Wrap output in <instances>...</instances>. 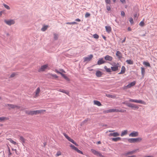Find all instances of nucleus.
<instances>
[{
  "label": "nucleus",
  "mask_w": 157,
  "mask_h": 157,
  "mask_svg": "<svg viewBox=\"0 0 157 157\" xmlns=\"http://www.w3.org/2000/svg\"><path fill=\"white\" fill-rule=\"evenodd\" d=\"M7 105L8 106L10 107L12 109L17 108V109H18L20 108L19 106L13 104H7Z\"/></svg>",
  "instance_id": "15"
},
{
  "label": "nucleus",
  "mask_w": 157,
  "mask_h": 157,
  "mask_svg": "<svg viewBox=\"0 0 157 157\" xmlns=\"http://www.w3.org/2000/svg\"><path fill=\"white\" fill-rule=\"evenodd\" d=\"M70 147L73 149L75 150L77 149V147H75L74 145L71 144L70 145Z\"/></svg>",
  "instance_id": "43"
},
{
  "label": "nucleus",
  "mask_w": 157,
  "mask_h": 157,
  "mask_svg": "<svg viewBox=\"0 0 157 157\" xmlns=\"http://www.w3.org/2000/svg\"><path fill=\"white\" fill-rule=\"evenodd\" d=\"M126 111V110H123L122 109H117V112H119L121 113H124Z\"/></svg>",
  "instance_id": "35"
},
{
  "label": "nucleus",
  "mask_w": 157,
  "mask_h": 157,
  "mask_svg": "<svg viewBox=\"0 0 157 157\" xmlns=\"http://www.w3.org/2000/svg\"><path fill=\"white\" fill-rule=\"evenodd\" d=\"M72 22V25H74V24H78V23L74 21Z\"/></svg>",
  "instance_id": "63"
},
{
  "label": "nucleus",
  "mask_w": 157,
  "mask_h": 157,
  "mask_svg": "<svg viewBox=\"0 0 157 157\" xmlns=\"http://www.w3.org/2000/svg\"><path fill=\"white\" fill-rule=\"evenodd\" d=\"M127 133V130H124V131L122 132L121 134V136H123L124 135L126 134Z\"/></svg>",
  "instance_id": "30"
},
{
  "label": "nucleus",
  "mask_w": 157,
  "mask_h": 157,
  "mask_svg": "<svg viewBox=\"0 0 157 157\" xmlns=\"http://www.w3.org/2000/svg\"><path fill=\"white\" fill-rule=\"evenodd\" d=\"M138 150V149H137L131 151H128L127 153H125L124 155L125 156H127L128 155L132 154L136 152Z\"/></svg>",
  "instance_id": "11"
},
{
  "label": "nucleus",
  "mask_w": 157,
  "mask_h": 157,
  "mask_svg": "<svg viewBox=\"0 0 157 157\" xmlns=\"http://www.w3.org/2000/svg\"><path fill=\"white\" fill-rule=\"evenodd\" d=\"M55 72H56V73H58V74H59V73H60V71H58V70H56V69L55 70Z\"/></svg>",
  "instance_id": "57"
},
{
  "label": "nucleus",
  "mask_w": 157,
  "mask_h": 157,
  "mask_svg": "<svg viewBox=\"0 0 157 157\" xmlns=\"http://www.w3.org/2000/svg\"><path fill=\"white\" fill-rule=\"evenodd\" d=\"M136 83V82L135 81H133L132 82H131L130 84H129L127 85L126 86V87H128V88H130L131 87L134 86Z\"/></svg>",
  "instance_id": "17"
},
{
  "label": "nucleus",
  "mask_w": 157,
  "mask_h": 157,
  "mask_svg": "<svg viewBox=\"0 0 157 157\" xmlns=\"http://www.w3.org/2000/svg\"><path fill=\"white\" fill-rule=\"evenodd\" d=\"M54 39L55 40H56L58 39V35L56 33L54 34Z\"/></svg>",
  "instance_id": "31"
},
{
  "label": "nucleus",
  "mask_w": 157,
  "mask_h": 157,
  "mask_svg": "<svg viewBox=\"0 0 157 157\" xmlns=\"http://www.w3.org/2000/svg\"><path fill=\"white\" fill-rule=\"evenodd\" d=\"M15 73H12L10 76V77H13L15 75Z\"/></svg>",
  "instance_id": "52"
},
{
  "label": "nucleus",
  "mask_w": 157,
  "mask_h": 157,
  "mask_svg": "<svg viewBox=\"0 0 157 157\" xmlns=\"http://www.w3.org/2000/svg\"><path fill=\"white\" fill-rule=\"evenodd\" d=\"M48 67V65L47 64H45L43 66H42L38 70L39 72L44 71L45 69L47 68Z\"/></svg>",
  "instance_id": "10"
},
{
  "label": "nucleus",
  "mask_w": 157,
  "mask_h": 157,
  "mask_svg": "<svg viewBox=\"0 0 157 157\" xmlns=\"http://www.w3.org/2000/svg\"><path fill=\"white\" fill-rule=\"evenodd\" d=\"M40 91V88L39 87L37 88L36 90V91L35 92L36 96H37L38 95Z\"/></svg>",
  "instance_id": "29"
},
{
  "label": "nucleus",
  "mask_w": 157,
  "mask_h": 157,
  "mask_svg": "<svg viewBox=\"0 0 157 157\" xmlns=\"http://www.w3.org/2000/svg\"><path fill=\"white\" fill-rule=\"evenodd\" d=\"M126 38L125 37L124 38L122 41V43H123L125 41Z\"/></svg>",
  "instance_id": "62"
},
{
  "label": "nucleus",
  "mask_w": 157,
  "mask_h": 157,
  "mask_svg": "<svg viewBox=\"0 0 157 157\" xmlns=\"http://www.w3.org/2000/svg\"><path fill=\"white\" fill-rule=\"evenodd\" d=\"M62 77H63L67 80H69V78L67 76H66L64 74V75L62 76Z\"/></svg>",
  "instance_id": "44"
},
{
  "label": "nucleus",
  "mask_w": 157,
  "mask_h": 157,
  "mask_svg": "<svg viewBox=\"0 0 157 157\" xmlns=\"http://www.w3.org/2000/svg\"><path fill=\"white\" fill-rule=\"evenodd\" d=\"M126 62L128 64L132 65L133 64V61L131 59H128L126 61Z\"/></svg>",
  "instance_id": "26"
},
{
  "label": "nucleus",
  "mask_w": 157,
  "mask_h": 157,
  "mask_svg": "<svg viewBox=\"0 0 157 157\" xmlns=\"http://www.w3.org/2000/svg\"><path fill=\"white\" fill-rule=\"evenodd\" d=\"M45 111V110L42 109L30 111L26 110L25 111V113L29 115H33L40 114L43 113Z\"/></svg>",
  "instance_id": "1"
},
{
  "label": "nucleus",
  "mask_w": 157,
  "mask_h": 157,
  "mask_svg": "<svg viewBox=\"0 0 157 157\" xmlns=\"http://www.w3.org/2000/svg\"><path fill=\"white\" fill-rule=\"evenodd\" d=\"M9 140L10 141V142L11 143H12L14 145L16 144L17 143H16V142L14 141L13 140H12L11 139H10Z\"/></svg>",
  "instance_id": "37"
},
{
  "label": "nucleus",
  "mask_w": 157,
  "mask_h": 157,
  "mask_svg": "<svg viewBox=\"0 0 157 157\" xmlns=\"http://www.w3.org/2000/svg\"><path fill=\"white\" fill-rule=\"evenodd\" d=\"M8 152L9 154L8 155V157H10V155L12 154V153H11L10 149L9 148H8Z\"/></svg>",
  "instance_id": "46"
},
{
  "label": "nucleus",
  "mask_w": 157,
  "mask_h": 157,
  "mask_svg": "<svg viewBox=\"0 0 157 157\" xmlns=\"http://www.w3.org/2000/svg\"><path fill=\"white\" fill-rule=\"evenodd\" d=\"M136 157V155H133L131 156H127V157Z\"/></svg>",
  "instance_id": "64"
},
{
  "label": "nucleus",
  "mask_w": 157,
  "mask_h": 157,
  "mask_svg": "<svg viewBox=\"0 0 157 157\" xmlns=\"http://www.w3.org/2000/svg\"><path fill=\"white\" fill-rule=\"evenodd\" d=\"M63 135L65 136V137L68 140V138L70 137L69 136H68L65 133H64L63 134Z\"/></svg>",
  "instance_id": "49"
},
{
  "label": "nucleus",
  "mask_w": 157,
  "mask_h": 157,
  "mask_svg": "<svg viewBox=\"0 0 157 157\" xmlns=\"http://www.w3.org/2000/svg\"><path fill=\"white\" fill-rule=\"evenodd\" d=\"M129 22L130 23L132 24L133 23V19L132 17H130L129 20Z\"/></svg>",
  "instance_id": "42"
},
{
  "label": "nucleus",
  "mask_w": 157,
  "mask_h": 157,
  "mask_svg": "<svg viewBox=\"0 0 157 157\" xmlns=\"http://www.w3.org/2000/svg\"><path fill=\"white\" fill-rule=\"evenodd\" d=\"M143 64L147 67H150V65L148 62H144L143 63Z\"/></svg>",
  "instance_id": "32"
},
{
  "label": "nucleus",
  "mask_w": 157,
  "mask_h": 157,
  "mask_svg": "<svg viewBox=\"0 0 157 157\" xmlns=\"http://www.w3.org/2000/svg\"><path fill=\"white\" fill-rule=\"evenodd\" d=\"M93 37L94 38L97 39L98 38L99 36L96 34H95L93 35Z\"/></svg>",
  "instance_id": "38"
},
{
  "label": "nucleus",
  "mask_w": 157,
  "mask_h": 157,
  "mask_svg": "<svg viewBox=\"0 0 157 157\" xmlns=\"http://www.w3.org/2000/svg\"><path fill=\"white\" fill-rule=\"evenodd\" d=\"M138 136V132H137L133 131L129 135L130 137H135Z\"/></svg>",
  "instance_id": "9"
},
{
  "label": "nucleus",
  "mask_w": 157,
  "mask_h": 157,
  "mask_svg": "<svg viewBox=\"0 0 157 157\" xmlns=\"http://www.w3.org/2000/svg\"><path fill=\"white\" fill-rule=\"evenodd\" d=\"M121 15L123 17H124L125 16V13L124 11H121Z\"/></svg>",
  "instance_id": "50"
},
{
  "label": "nucleus",
  "mask_w": 157,
  "mask_h": 157,
  "mask_svg": "<svg viewBox=\"0 0 157 157\" xmlns=\"http://www.w3.org/2000/svg\"><path fill=\"white\" fill-rule=\"evenodd\" d=\"M144 19H143V21H141L139 23V25L141 26V27H143L144 25Z\"/></svg>",
  "instance_id": "33"
},
{
  "label": "nucleus",
  "mask_w": 157,
  "mask_h": 157,
  "mask_svg": "<svg viewBox=\"0 0 157 157\" xmlns=\"http://www.w3.org/2000/svg\"><path fill=\"white\" fill-rule=\"evenodd\" d=\"M106 5L110 4L111 3L110 0H105Z\"/></svg>",
  "instance_id": "34"
},
{
  "label": "nucleus",
  "mask_w": 157,
  "mask_h": 157,
  "mask_svg": "<svg viewBox=\"0 0 157 157\" xmlns=\"http://www.w3.org/2000/svg\"><path fill=\"white\" fill-rule=\"evenodd\" d=\"M106 9L108 11H110L111 10L110 6L108 5H106Z\"/></svg>",
  "instance_id": "41"
},
{
  "label": "nucleus",
  "mask_w": 157,
  "mask_h": 157,
  "mask_svg": "<svg viewBox=\"0 0 157 157\" xmlns=\"http://www.w3.org/2000/svg\"><path fill=\"white\" fill-rule=\"evenodd\" d=\"M94 104L97 105L98 106H100L101 105V104L100 102L98 101L94 100Z\"/></svg>",
  "instance_id": "24"
},
{
  "label": "nucleus",
  "mask_w": 157,
  "mask_h": 157,
  "mask_svg": "<svg viewBox=\"0 0 157 157\" xmlns=\"http://www.w3.org/2000/svg\"><path fill=\"white\" fill-rule=\"evenodd\" d=\"M19 140L20 142L24 145V144L25 143V139L22 136H20Z\"/></svg>",
  "instance_id": "16"
},
{
  "label": "nucleus",
  "mask_w": 157,
  "mask_h": 157,
  "mask_svg": "<svg viewBox=\"0 0 157 157\" xmlns=\"http://www.w3.org/2000/svg\"><path fill=\"white\" fill-rule=\"evenodd\" d=\"M125 71V68L124 66H122L121 68V71L118 73V74H124Z\"/></svg>",
  "instance_id": "20"
},
{
  "label": "nucleus",
  "mask_w": 157,
  "mask_h": 157,
  "mask_svg": "<svg viewBox=\"0 0 157 157\" xmlns=\"http://www.w3.org/2000/svg\"><path fill=\"white\" fill-rule=\"evenodd\" d=\"M104 58L105 60L109 61H112L113 59L112 57L109 55H106L105 57Z\"/></svg>",
  "instance_id": "14"
},
{
  "label": "nucleus",
  "mask_w": 157,
  "mask_h": 157,
  "mask_svg": "<svg viewBox=\"0 0 157 157\" xmlns=\"http://www.w3.org/2000/svg\"><path fill=\"white\" fill-rule=\"evenodd\" d=\"M129 101L143 104H145V102L141 100H137L130 98L129 99Z\"/></svg>",
  "instance_id": "6"
},
{
  "label": "nucleus",
  "mask_w": 157,
  "mask_h": 157,
  "mask_svg": "<svg viewBox=\"0 0 157 157\" xmlns=\"http://www.w3.org/2000/svg\"><path fill=\"white\" fill-rule=\"evenodd\" d=\"M95 74L97 77H101L102 75V73L100 71H97Z\"/></svg>",
  "instance_id": "21"
},
{
  "label": "nucleus",
  "mask_w": 157,
  "mask_h": 157,
  "mask_svg": "<svg viewBox=\"0 0 157 157\" xmlns=\"http://www.w3.org/2000/svg\"><path fill=\"white\" fill-rule=\"evenodd\" d=\"M87 121V120H85L84 121H83L80 124L81 126H82Z\"/></svg>",
  "instance_id": "48"
},
{
  "label": "nucleus",
  "mask_w": 157,
  "mask_h": 157,
  "mask_svg": "<svg viewBox=\"0 0 157 157\" xmlns=\"http://www.w3.org/2000/svg\"><path fill=\"white\" fill-rule=\"evenodd\" d=\"M127 88H128V87H126V86H124L123 87V89H124V90L126 89H127Z\"/></svg>",
  "instance_id": "59"
},
{
  "label": "nucleus",
  "mask_w": 157,
  "mask_h": 157,
  "mask_svg": "<svg viewBox=\"0 0 157 157\" xmlns=\"http://www.w3.org/2000/svg\"><path fill=\"white\" fill-rule=\"evenodd\" d=\"M75 151H76L78 153H80L81 154H82L83 153L82 151H81L80 150H79L78 149V148H77V149H76L75 150Z\"/></svg>",
  "instance_id": "45"
},
{
  "label": "nucleus",
  "mask_w": 157,
  "mask_h": 157,
  "mask_svg": "<svg viewBox=\"0 0 157 157\" xmlns=\"http://www.w3.org/2000/svg\"><path fill=\"white\" fill-rule=\"evenodd\" d=\"M110 140H111L112 141H114V142H117L118 141L121 140V138L120 137H117L116 138H110Z\"/></svg>",
  "instance_id": "18"
},
{
  "label": "nucleus",
  "mask_w": 157,
  "mask_h": 157,
  "mask_svg": "<svg viewBox=\"0 0 157 157\" xmlns=\"http://www.w3.org/2000/svg\"><path fill=\"white\" fill-rule=\"evenodd\" d=\"M66 24H67V25H72V22H66Z\"/></svg>",
  "instance_id": "58"
},
{
  "label": "nucleus",
  "mask_w": 157,
  "mask_h": 157,
  "mask_svg": "<svg viewBox=\"0 0 157 157\" xmlns=\"http://www.w3.org/2000/svg\"><path fill=\"white\" fill-rule=\"evenodd\" d=\"M142 140V138H130L128 140V141L131 143H135L136 142H139Z\"/></svg>",
  "instance_id": "3"
},
{
  "label": "nucleus",
  "mask_w": 157,
  "mask_h": 157,
  "mask_svg": "<svg viewBox=\"0 0 157 157\" xmlns=\"http://www.w3.org/2000/svg\"><path fill=\"white\" fill-rule=\"evenodd\" d=\"M4 22L7 25H11L15 24V21L13 19L9 20H5Z\"/></svg>",
  "instance_id": "7"
},
{
  "label": "nucleus",
  "mask_w": 157,
  "mask_h": 157,
  "mask_svg": "<svg viewBox=\"0 0 157 157\" xmlns=\"http://www.w3.org/2000/svg\"><path fill=\"white\" fill-rule=\"evenodd\" d=\"M107 96L109 97L112 98V95H106Z\"/></svg>",
  "instance_id": "61"
},
{
  "label": "nucleus",
  "mask_w": 157,
  "mask_h": 157,
  "mask_svg": "<svg viewBox=\"0 0 157 157\" xmlns=\"http://www.w3.org/2000/svg\"><path fill=\"white\" fill-rule=\"evenodd\" d=\"M3 6H4V7L7 10H10V7L7 5L5 4H4Z\"/></svg>",
  "instance_id": "40"
},
{
  "label": "nucleus",
  "mask_w": 157,
  "mask_h": 157,
  "mask_svg": "<svg viewBox=\"0 0 157 157\" xmlns=\"http://www.w3.org/2000/svg\"><path fill=\"white\" fill-rule=\"evenodd\" d=\"M75 21H77L79 22L81 21L80 20L79 18L76 19Z\"/></svg>",
  "instance_id": "55"
},
{
  "label": "nucleus",
  "mask_w": 157,
  "mask_h": 157,
  "mask_svg": "<svg viewBox=\"0 0 157 157\" xmlns=\"http://www.w3.org/2000/svg\"><path fill=\"white\" fill-rule=\"evenodd\" d=\"M120 1L123 3H125V0H120Z\"/></svg>",
  "instance_id": "56"
},
{
  "label": "nucleus",
  "mask_w": 157,
  "mask_h": 157,
  "mask_svg": "<svg viewBox=\"0 0 157 157\" xmlns=\"http://www.w3.org/2000/svg\"><path fill=\"white\" fill-rule=\"evenodd\" d=\"M104 112H105V113H110V109L106 110L105 111H104Z\"/></svg>",
  "instance_id": "53"
},
{
  "label": "nucleus",
  "mask_w": 157,
  "mask_h": 157,
  "mask_svg": "<svg viewBox=\"0 0 157 157\" xmlns=\"http://www.w3.org/2000/svg\"><path fill=\"white\" fill-rule=\"evenodd\" d=\"M141 75L142 76V77H143L144 75L145 74V69L143 67H141Z\"/></svg>",
  "instance_id": "23"
},
{
  "label": "nucleus",
  "mask_w": 157,
  "mask_h": 157,
  "mask_svg": "<svg viewBox=\"0 0 157 157\" xmlns=\"http://www.w3.org/2000/svg\"><path fill=\"white\" fill-rule=\"evenodd\" d=\"M93 57V55L92 54H90V55H88L87 57H84L83 58V62H85L89 61Z\"/></svg>",
  "instance_id": "8"
},
{
  "label": "nucleus",
  "mask_w": 157,
  "mask_h": 157,
  "mask_svg": "<svg viewBox=\"0 0 157 157\" xmlns=\"http://www.w3.org/2000/svg\"><path fill=\"white\" fill-rule=\"evenodd\" d=\"M110 112H117V109H110Z\"/></svg>",
  "instance_id": "36"
},
{
  "label": "nucleus",
  "mask_w": 157,
  "mask_h": 157,
  "mask_svg": "<svg viewBox=\"0 0 157 157\" xmlns=\"http://www.w3.org/2000/svg\"><path fill=\"white\" fill-rule=\"evenodd\" d=\"M119 134L117 132H114L113 133H109V136H110L117 137L119 136Z\"/></svg>",
  "instance_id": "13"
},
{
  "label": "nucleus",
  "mask_w": 157,
  "mask_h": 157,
  "mask_svg": "<svg viewBox=\"0 0 157 157\" xmlns=\"http://www.w3.org/2000/svg\"><path fill=\"white\" fill-rule=\"evenodd\" d=\"M126 105L128 107L131 108L132 109L134 110L138 109L139 108L138 106L134 104L127 103L126 104Z\"/></svg>",
  "instance_id": "4"
},
{
  "label": "nucleus",
  "mask_w": 157,
  "mask_h": 157,
  "mask_svg": "<svg viewBox=\"0 0 157 157\" xmlns=\"http://www.w3.org/2000/svg\"><path fill=\"white\" fill-rule=\"evenodd\" d=\"M104 68L107 72H110L111 71V69L109 68H108L106 66H104Z\"/></svg>",
  "instance_id": "28"
},
{
  "label": "nucleus",
  "mask_w": 157,
  "mask_h": 157,
  "mask_svg": "<svg viewBox=\"0 0 157 157\" xmlns=\"http://www.w3.org/2000/svg\"><path fill=\"white\" fill-rule=\"evenodd\" d=\"M111 65L113 66V67H111V69L112 71H116L118 70V67H120L119 64L117 63H114Z\"/></svg>",
  "instance_id": "2"
},
{
  "label": "nucleus",
  "mask_w": 157,
  "mask_h": 157,
  "mask_svg": "<svg viewBox=\"0 0 157 157\" xmlns=\"http://www.w3.org/2000/svg\"><path fill=\"white\" fill-rule=\"evenodd\" d=\"M68 140L70 142H72V143H73L74 144L75 146H78V144L75 142L74 140L72 139L70 137H69Z\"/></svg>",
  "instance_id": "25"
},
{
  "label": "nucleus",
  "mask_w": 157,
  "mask_h": 157,
  "mask_svg": "<svg viewBox=\"0 0 157 157\" xmlns=\"http://www.w3.org/2000/svg\"><path fill=\"white\" fill-rule=\"evenodd\" d=\"M6 119V117H0V122H2L3 121H4L5 119Z\"/></svg>",
  "instance_id": "39"
},
{
  "label": "nucleus",
  "mask_w": 157,
  "mask_h": 157,
  "mask_svg": "<svg viewBox=\"0 0 157 157\" xmlns=\"http://www.w3.org/2000/svg\"><path fill=\"white\" fill-rule=\"evenodd\" d=\"M91 151L92 153L96 155L99 156L100 157H104V156L102 155L101 153L94 149H91Z\"/></svg>",
  "instance_id": "5"
},
{
  "label": "nucleus",
  "mask_w": 157,
  "mask_h": 157,
  "mask_svg": "<svg viewBox=\"0 0 157 157\" xmlns=\"http://www.w3.org/2000/svg\"><path fill=\"white\" fill-rule=\"evenodd\" d=\"M61 155V153L60 152L58 151L57 153L56 154V156H59L60 155Z\"/></svg>",
  "instance_id": "51"
},
{
  "label": "nucleus",
  "mask_w": 157,
  "mask_h": 157,
  "mask_svg": "<svg viewBox=\"0 0 157 157\" xmlns=\"http://www.w3.org/2000/svg\"><path fill=\"white\" fill-rule=\"evenodd\" d=\"M106 30L108 33H109L111 31V28L110 26H105Z\"/></svg>",
  "instance_id": "19"
},
{
  "label": "nucleus",
  "mask_w": 157,
  "mask_h": 157,
  "mask_svg": "<svg viewBox=\"0 0 157 157\" xmlns=\"http://www.w3.org/2000/svg\"><path fill=\"white\" fill-rule=\"evenodd\" d=\"M137 17V13H135L134 14V18H135L136 17Z\"/></svg>",
  "instance_id": "54"
},
{
  "label": "nucleus",
  "mask_w": 157,
  "mask_h": 157,
  "mask_svg": "<svg viewBox=\"0 0 157 157\" xmlns=\"http://www.w3.org/2000/svg\"><path fill=\"white\" fill-rule=\"evenodd\" d=\"M105 62L103 60L102 58H100L97 62V64L99 65H101L105 63Z\"/></svg>",
  "instance_id": "12"
},
{
  "label": "nucleus",
  "mask_w": 157,
  "mask_h": 157,
  "mask_svg": "<svg viewBox=\"0 0 157 157\" xmlns=\"http://www.w3.org/2000/svg\"><path fill=\"white\" fill-rule=\"evenodd\" d=\"M90 16V14L88 13H86L85 15V17L87 18Z\"/></svg>",
  "instance_id": "47"
},
{
  "label": "nucleus",
  "mask_w": 157,
  "mask_h": 157,
  "mask_svg": "<svg viewBox=\"0 0 157 157\" xmlns=\"http://www.w3.org/2000/svg\"><path fill=\"white\" fill-rule=\"evenodd\" d=\"M116 55L119 59H121L122 57L121 54L119 51L117 52Z\"/></svg>",
  "instance_id": "22"
},
{
  "label": "nucleus",
  "mask_w": 157,
  "mask_h": 157,
  "mask_svg": "<svg viewBox=\"0 0 157 157\" xmlns=\"http://www.w3.org/2000/svg\"><path fill=\"white\" fill-rule=\"evenodd\" d=\"M48 25H44L41 28V30L42 31L44 32L46 31L48 28Z\"/></svg>",
  "instance_id": "27"
},
{
  "label": "nucleus",
  "mask_w": 157,
  "mask_h": 157,
  "mask_svg": "<svg viewBox=\"0 0 157 157\" xmlns=\"http://www.w3.org/2000/svg\"><path fill=\"white\" fill-rule=\"evenodd\" d=\"M59 71H62V72H64V73H65V71H64L63 70V69H60V70H59Z\"/></svg>",
  "instance_id": "60"
}]
</instances>
